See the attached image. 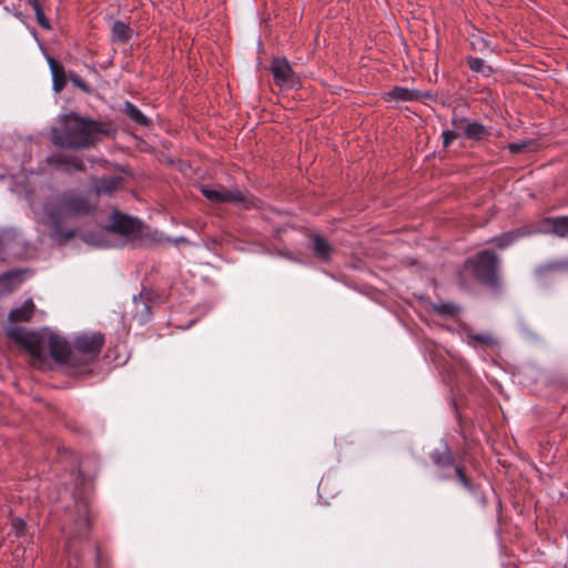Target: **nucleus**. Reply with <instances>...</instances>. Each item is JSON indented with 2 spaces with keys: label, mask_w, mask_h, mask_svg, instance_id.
<instances>
[{
  "label": "nucleus",
  "mask_w": 568,
  "mask_h": 568,
  "mask_svg": "<svg viewBox=\"0 0 568 568\" xmlns=\"http://www.w3.org/2000/svg\"><path fill=\"white\" fill-rule=\"evenodd\" d=\"M84 195L69 191L49 199L44 204V213L49 219L51 237L58 243H65L75 236V229L68 226V221L89 215L95 210Z\"/></svg>",
  "instance_id": "obj_1"
},
{
  "label": "nucleus",
  "mask_w": 568,
  "mask_h": 568,
  "mask_svg": "<svg viewBox=\"0 0 568 568\" xmlns=\"http://www.w3.org/2000/svg\"><path fill=\"white\" fill-rule=\"evenodd\" d=\"M138 237H148L155 243L170 241L162 232L146 230L139 220L119 212L112 214L108 226L81 234L84 243L101 248L120 247Z\"/></svg>",
  "instance_id": "obj_2"
},
{
  "label": "nucleus",
  "mask_w": 568,
  "mask_h": 568,
  "mask_svg": "<svg viewBox=\"0 0 568 568\" xmlns=\"http://www.w3.org/2000/svg\"><path fill=\"white\" fill-rule=\"evenodd\" d=\"M7 336L26 347L32 358V365L45 368L49 365L48 352L52 358H61L65 344L60 335L45 327L39 332H29L18 326H9Z\"/></svg>",
  "instance_id": "obj_3"
},
{
  "label": "nucleus",
  "mask_w": 568,
  "mask_h": 568,
  "mask_svg": "<svg viewBox=\"0 0 568 568\" xmlns=\"http://www.w3.org/2000/svg\"><path fill=\"white\" fill-rule=\"evenodd\" d=\"M61 129H52V142L68 149H85L94 143V134L100 132V124L77 114L61 116Z\"/></svg>",
  "instance_id": "obj_4"
},
{
  "label": "nucleus",
  "mask_w": 568,
  "mask_h": 568,
  "mask_svg": "<svg viewBox=\"0 0 568 568\" xmlns=\"http://www.w3.org/2000/svg\"><path fill=\"white\" fill-rule=\"evenodd\" d=\"M60 339L65 344L67 349L61 352V358H53L55 363L70 368H80L93 362L99 355L104 338L101 334H83L74 339V347L60 335Z\"/></svg>",
  "instance_id": "obj_5"
},
{
  "label": "nucleus",
  "mask_w": 568,
  "mask_h": 568,
  "mask_svg": "<svg viewBox=\"0 0 568 568\" xmlns=\"http://www.w3.org/2000/svg\"><path fill=\"white\" fill-rule=\"evenodd\" d=\"M497 255L491 248L484 250L475 258L467 260L465 266L474 276L487 284H493L496 280Z\"/></svg>",
  "instance_id": "obj_6"
},
{
  "label": "nucleus",
  "mask_w": 568,
  "mask_h": 568,
  "mask_svg": "<svg viewBox=\"0 0 568 568\" xmlns=\"http://www.w3.org/2000/svg\"><path fill=\"white\" fill-rule=\"evenodd\" d=\"M271 70L275 82L280 87L292 89L297 85L298 79L286 58H273Z\"/></svg>",
  "instance_id": "obj_7"
},
{
  "label": "nucleus",
  "mask_w": 568,
  "mask_h": 568,
  "mask_svg": "<svg viewBox=\"0 0 568 568\" xmlns=\"http://www.w3.org/2000/svg\"><path fill=\"white\" fill-rule=\"evenodd\" d=\"M202 194L212 203H236L245 202L244 194L239 190H227L225 187H213L210 185L201 186Z\"/></svg>",
  "instance_id": "obj_8"
},
{
  "label": "nucleus",
  "mask_w": 568,
  "mask_h": 568,
  "mask_svg": "<svg viewBox=\"0 0 568 568\" xmlns=\"http://www.w3.org/2000/svg\"><path fill=\"white\" fill-rule=\"evenodd\" d=\"M48 163L62 172H82L84 171L83 162L77 156H69L61 152L54 153L48 158Z\"/></svg>",
  "instance_id": "obj_9"
},
{
  "label": "nucleus",
  "mask_w": 568,
  "mask_h": 568,
  "mask_svg": "<svg viewBox=\"0 0 568 568\" xmlns=\"http://www.w3.org/2000/svg\"><path fill=\"white\" fill-rule=\"evenodd\" d=\"M544 232L557 237L568 239V215L546 216L541 221Z\"/></svg>",
  "instance_id": "obj_10"
},
{
  "label": "nucleus",
  "mask_w": 568,
  "mask_h": 568,
  "mask_svg": "<svg viewBox=\"0 0 568 568\" xmlns=\"http://www.w3.org/2000/svg\"><path fill=\"white\" fill-rule=\"evenodd\" d=\"M122 179L120 176H109V178H91L90 183L92 186V192L97 195H111L115 192Z\"/></svg>",
  "instance_id": "obj_11"
},
{
  "label": "nucleus",
  "mask_w": 568,
  "mask_h": 568,
  "mask_svg": "<svg viewBox=\"0 0 568 568\" xmlns=\"http://www.w3.org/2000/svg\"><path fill=\"white\" fill-rule=\"evenodd\" d=\"M429 92H423L414 89L396 87L387 93L388 101H419L424 98H430Z\"/></svg>",
  "instance_id": "obj_12"
},
{
  "label": "nucleus",
  "mask_w": 568,
  "mask_h": 568,
  "mask_svg": "<svg viewBox=\"0 0 568 568\" xmlns=\"http://www.w3.org/2000/svg\"><path fill=\"white\" fill-rule=\"evenodd\" d=\"M310 247L321 261H328L333 251L331 244L318 234L312 235Z\"/></svg>",
  "instance_id": "obj_13"
},
{
  "label": "nucleus",
  "mask_w": 568,
  "mask_h": 568,
  "mask_svg": "<svg viewBox=\"0 0 568 568\" xmlns=\"http://www.w3.org/2000/svg\"><path fill=\"white\" fill-rule=\"evenodd\" d=\"M22 273L20 271H10L0 276V296L6 295L22 283Z\"/></svg>",
  "instance_id": "obj_14"
},
{
  "label": "nucleus",
  "mask_w": 568,
  "mask_h": 568,
  "mask_svg": "<svg viewBox=\"0 0 568 568\" xmlns=\"http://www.w3.org/2000/svg\"><path fill=\"white\" fill-rule=\"evenodd\" d=\"M36 306L32 300L28 298L19 307L11 310L9 320L11 322H28L34 313Z\"/></svg>",
  "instance_id": "obj_15"
},
{
  "label": "nucleus",
  "mask_w": 568,
  "mask_h": 568,
  "mask_svg": "<svg viewBox=\"0 0 568 568\" xmlns=\"http://www.w3.org/2000/svg\"><path fill=\"white\" fill-rule=\"evenodd\" d=\"M48 63L52 74V87L55 92L62 91L65 79L63 68L58 64L52 58H48Z\"/></svg>",
  "instance_id": "obj_16"
},
{
  "label": "nucleus",
  "mask_w": 568,
  "mask_h": 568,
  "mask_svg": "<svg viewBox=\"0 0 568 568\" xmlns=\"http://www.w3.org/2000/svg\"><path fill=\"white\" fill-rule=\"evenodd\" d=\"M133 36V30L123 21H115L112 27V40L122 43L128 42Z\"/></svg>",
  "instance_id": "obj_17"
},
{
  "label": "nucleus",
  "mask_w": 568,
  "mask_h": 568,
  "mask_svg": "<svg viewBox=\"0 0 568 568\" xmlns=\"http://www.w3.org/2000/svg\"><path fill=\"white\" fill-rule=\"evenodd\" d=\"M460 134H465L468 138H479L484 132V126L477 122H468L467 120H460L457 123Z\"/></svg>",
  "instance_id": "obj_18"
},
{
  "label": "nucleus",
  "mask_w": 568,
  "mask_h": 568,
  "mask_svg": "<svg viewBox=\"0 0 568 568\" xmlns=\"http://www.w3.org/2000/svg\"><path fill=\"white\" fill-rule=\"evenodd\" d=\"M79 517L75 521V527L79 535H85L89 530V513L85 503H78Z\"/></svg>",
  "instance_id": "obj_19"
},
{
  "label": "nucleus",
  "mask_w": 568,
  "mask_h": 568,
  "mask_svg": "<svg viewBox=\"0 0 568 568\" xmlns=\"http://www.w3.org/2000/svg\"><path fill=\"white\" fill-rule=\"evenodd\" d=\"M468 344L473 346H491L494 345L495 341L490 334L487 333H474L469 332L467 334Z\"/></svg>",
  "instance_id": "obj_20"
},
{
  "label": "nucleus",
  "mask_w": 568,
  "mask_h": 568,
  "mask_svg": "<svg viewBox=\"0 0 568 568\" xmlns=\"http://www.w3.org/2000/svg\"><path fill=\"white\" fill-rule=\"evenodd\" d=\"M432 459L437 466L446 467L452 465L453 455L448 447H445L443 452L434 450L432 453Z\"/></svg>",
  "instance_id": "obj_21"
},
{
  "label": "nucleus",
  "mask_w": 568,
  "mask_h": 568,
  "mask_svg": "<svg viewBox=\"0 0 568 568\" xmlns=\"http://www.w3.org/2000/svg\"><path fill=\"white\" fill-rule=\"evenodd\" d=\"M524 235L525 232H523L520 229L503 233L501 235H499V248L509 246Z\"/></svg>",
  "instance_id": "obj_22"
},
{
  "label": "nucleus",
  "mask_w": 568,
  "mask_h": 568,
  "mask_svg": "<svg viewBox=\"0 0 568 568\" xmlns=\"http://www.w3.org/2000/svg\"><path fill=\"white\" fill-rule=\"evenodd\" d=\"M125 112L138 124H146L148 120L145 115L132 103H125Z\"/></svg>",
  "instance_id": "obj_23"
},
{
  "label": "nucleus",
  "mask_w": 568,
  "mask_h": 568,
  "mask_svg": "<svg viewBox=\"0 0 568 568\" xmlns=\"http://www.w3.org/2000/svg\"><path fill=\"white\" fill-rule=\"evenodd\" d=\"M30 4L32 6L38 23L43 28L49 30L51 28L49 20L47 19L41 6L38 0H30Z\"/></svg>",
  "instance_id": "obj_24"
},
{
  "label": "nucleus",
  "mask_w": 568,
  "mask_h": 568,
  "mask_svg": "<svg viewBox=\"0 0 568 568\" xmlns=\"http://www.w3.org/2000/svg\"><path fill=\"white\" fill-rule=\"evenodd\" d=\"M469 67L471 70L476 72H480L483 74H488L490 72V68L486 65L485 61L479 58H473L469 60Z\"/></svg>",
  "instance_id": "obj_25"
},
{
  "label": "nucleus",
  "mask_w": 568,
  "mask_h": 568,
  "mask_svg": "<svg viewBox=\"0 0 568 568\" xmlns=\"http://www.w3.org/2000/svg\"><path fill=\"white\" fill-rule=\"evenodd\" d=\"M435 310L442 315H455L458 312V307L452 303H442L435 305Z\"/></svg>",
  "instance_id": "obj_26"
},
{
  "label": "nucleus",
  "mask_w": 568,
  "mask_h": 568,
  "mask_svg": "<svg viewBox=\"0 0 568 568\" xmlns=\"http://www.w3.org/2000/svg\"><path fill=\"white\" fill-rule=\"evenodd\" d=\"M460 135L457 123H455L454 130H447L443 132V144L444 146H448L453 140Z\"/></svg>",
  "instance_id": "obj_27"
},
{
  "label": "nucleus",
  "mask_w": 568,
  "mask_h": 568,
  "mask_svg": "<svg viewBox=\"0 0 568 568\" xmlns=\"http://www.w3.org/2000/svg\"><path fill=\"white\" fill-rule=\"evenodd\" d=\"M11 527L14 535L17 537H20L24 532L27 524L22 518H14L12 519Z\"/></svg>",
  "instance_id": "obj_28"
},
{
  "label": "nucleus",
  "mask_w": 568,
  "mask_h": 568,
  "mask_svg": "<svg viewBox=\"0 0 568 568\" xmlns=\"http://www.w3.org/2000/svg\"><path fill=\"white\" fill-rule=\"evenodd\" d=\"M454 471H455V474L457 475L459 483H460L465 488H467V489H471V485H470L469 480L467 479V477L465 476V474H464V471H463L462 467L456 466V467L454 468Z\"/></svg>",
  "instance_id": "obj_29"
},
{
  "label": "nucleus",
  "mask_w": 568,
  "mask_h": 568,
  "mask_svg": "<svg viewBox=\"0 0 568 568\" xmlns=\"http://www.w3.org/2000/svg\"><path fill=\"white\" fill-rule=\"evenodd\" d=\"M528 146H529L528 142H520V143H510L508 145V149L513 154H518V153L527 151Z\"/></svg>",
  "instance_id": "obj_30"
},
{
  "label": "nucleus",
  "mask_w": 568,
  "mask_h": 568,
  "mask_svg": "<svg viewBox=\"0 0 568 568\" xmlns=\"http://www.w3.org/2000/svg\"><path fill=\"white\" fill-rule=\"evenodd\" d=\"M70 79L77 87L85 89L84 84L82 83V80L78 75L71 74Z\"/></svg>",
  "instance_id": "obj_31"
},
{
  "label": "nucleus",
  "mask_w": 568,
  "mask_h": 568,
  "mask_svg": "<svg viewBox=\"0 0 568 568\" xmlns=\"http://www.w3.org/2000/svg\"><path fill=\"white\" fill-rule=\"evenodd\" d=\"M556 266L555 265H546V266H542L539 271H552L555 270Z\"/></svg>",
  "instance_id": "obj_32"
},
{
  "label": "nucleus",
  "mask_w": 568,
  "mask_h": 568,
  "mask_svg": "<svg viewBox=\"0 0 568 568\" xmlns=\"http://www.w3.org/2000/svg\"><path fill=\"white\" fill-rule=\"evenodd\" d=\"M186 241H187V240H186L185 237L181 236V237H176V239L174 240V243H181V242H186Z\"/></svg>",
  "instance_id": "obj_33"
},
{
  "label": "nucleus",
  "mask_w": 568,
  "mask_h": 568,
  "mask_svg": "<svg viewBox=\"0 0 568 568\" xmlns=\"http://www.w3.org/2000/svg\"><path fill=\"white\" fill-rule=\"evenodd\" d=\"M68 551H71V545L68 544Z\"/></svg>",
  "instance_id": "obj_34"
}]
</instances>
